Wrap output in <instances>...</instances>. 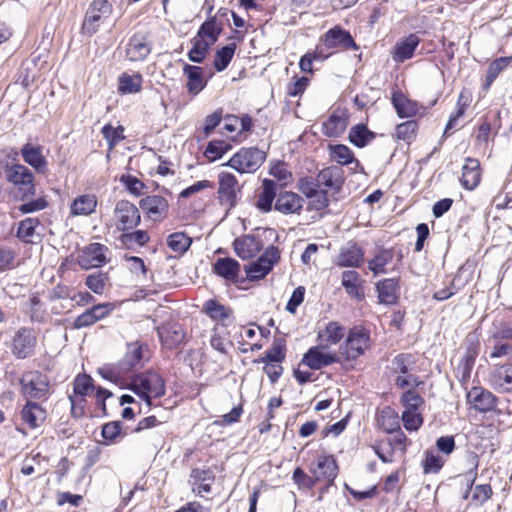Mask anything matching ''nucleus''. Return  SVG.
<instances>
[{"instance_id":"43","label":"nucleus","mask_w":512,"mask_h":512,"mask_svg":"<svg viewBox=\"0 0 512 512\" xmlns=\"http://www.w3.org/2000/svg\"><path fill=\"white\" fill-rule=\"evenodd\" d=\"M393 259V252L390 249L379 250L373 259L368 262V268L375 274L385 273V266Z\"/></svg>"},{"instance_id":"44","label":"nucleus","mask_w":512,"mask_h":512,"mask_svg":"<svg viewBox=\"0 0 512 512\" xmlns=\"http://www.w3.org/2000/svg\"><path fill=\"white\" fill-rule=\"evenodd\" d=\"M221 32V27L218 25L215 18L205 21L199 28L197 37L198 39H208L210 45L214 44Z\"/></svg>"},{"instance_id":"64","label":"nucleus","mask_w":512,"mask_h":512,"mask_svg":"<svg viewBox=\"0 0 512 512\" xmlns=\"http://www.w3.org/2000/svg\"><path fill=\"white\" fill-rule=\"evenodd\" d=\"M120 181L131 194L135 196L141 195L144 183L138 178L131 175H123Z\"/></svg>"},{"instance_id":"24","label":"nucleus","mask_w":512,"mask_h":512,"mask_svg":"<svg viewBox=\"0 0 512 512\" xmlns=\"http://www.w3.org/2000/svg\"><path fill=\"white\" fill-rule=\"evenodd\" d=\"M316 181L320 186L339 192L344 184V171L339 166H330L321 170Z\"/></svg>"},{"instance_id":"23","label":"nucleus","mask_w":512,"mask_h":512,"mask_svg":"<svg viewBox=\"0 0 512 512\" xmlns=\"http://www.w3.org/2000/svg\"><path fill=\"white\" fill-rule=\"evenodd\" d=\"M233 245L236 254L243 260L255 257L263 247L261 239L254 235L237 238Z\"/></svg>"},{"instance_id":"11","label":"nucleus","mask_w":512,"mask_h":512,"mask_svg":"<svg viewBox=\"0 0 512 512\" xmlns=\"http://www.w3.org/2000/svg\"><path fill=\"white\" fill-rule=\"evenodd\" d=\"M36 343L33 330L21 328L13 336L11 352L17 359H25L34 353Z\"/></svg>"},{"instance_id":"13","label":"nucleus","mask_w":512,"mask_h":512,"mask_svg":"<svg viewBox=\"0 0 512 512\" xmlns=\"http://www.w3.org/2000/svg\"><path fill=\"white\" fill-rule=\"evenodd\" d=\"M467 401L481 413L494 411L498 403L496 396L482 387H473L467 393Z\"/></svg>"},{"instance_id":"51","label":"nucleus","mask_w":512,"mask_h":512,"mask_svg":"<svg viewBox=\"0 0 512 512\" xmlns=\"http://www.w3.org/2000/svg\"><path fill=\"white\" fill-rule=\"evenodd\" d=\"M510 58L500 57L494 60L488 67L485 88L488 89L491 84L495 81L498 75L508 66Z\"/></svg>"},{"instance_id":"9","label":"nucleus","mask_w":512,"mask_h":512,"mask_svg":"<svg viewBox=\"0 0 512 512\" xmlns=\"http://www.w3.org/2000/svg\"><path fill=\"white\" fill-rule=\"evenodd\" d=\"M321 42L328 50H359L350 32L338 25L326 31Z\"/></svg>"},{"instance_id":"16","label":"nucleus","mask_w":512,"mask_h":512,"mask_svg":"<svg viewBox=\"0 0 512 512\" xmlns=\"http://www.w3.org/2000/svg\"><path fill=\"white\" fill-rule=\"evenodd\" d=\"M21 156L26 164L31 166L38 174L48 172V161L43 155V148L40 145L26 143L20 150Z\"/></svg>"},{"instance_id":"28","label":"nucleus","mask_w":512,"mask_h":512,"mask_svg":"<svg viewBox=\"0 0 512 512\" xmlns=\"http://www.w3.org/2000/svg\"><path fill=\"white\" fill-rule=\"evenodd\" d=\"M183 74L187 77L186 88L189 94L195 96L206 87L207 83L202 67L185 64Z\"/></svg>"},{"instance_id":"60","label":"nucleus","mask_w":512,"mask_h":512,"mask_svg":"<svg viewBox=\"0 0 512 512\" xmlns=\"http://www.w3.org/2000/svg\"><path fill=\"white\" fill-rule=\"evenodd\" d=\"M414 364L413 356L410 354H399L392 360L393 369L396 373L408 374L409 367Z\"/></svg>"},{"instance_id":"62","label":"nucleus","mask_w":512,"mask_h":512,"mask_svg":"<svg viewBox=\"0 0 512 512\" xmlns=\"http://www.w3.org/2000/svg\"><path fill=\"white\" fill-rule=\"evenodd\" d=\"M494 340H512V324L509 322H498L494 324V331L491 334Z\"/></svg>"},{"instance_id":"8","label":"nucleus","mask_w":512,"mask_h":512,"mask_svg":"<svg viewBox=\"0 0 512 512\" xmlns=\"http://www.w3.org/2000/svg\"><path fill=\"white\" fill-rule=\"evenodd\" d=\"M279 259V250L274 246L268 247L256 261L245 266L247 277L251 280L264 278L272 270L274 264L277 263Z\"/></svg>"},{"instance_id":"22","label":"nucleus","mask_w":512,"mask_h":512,"mask_svg":"<svg viewBox=\"0 0 512 512\" xmlns=\"http://www.w3.org/2000/svg\"><path fill=\"white\" fill-rule=\"evenodd\" d=\"M202 312L218 325L226 326L232 318L233 310L229 306L221 304L215 299H209L204 302Z\"/></svg>"},{"instance_id":"49","label":"nucleus","mask_w":512,"mask_h":512,"mask_svg":"<svg viewBox=\"0 0 512 512\" xmlns=\"http://www.w3.org/2000/svg\"><path fill=\"white\" fill-rule=\"evenodd\" d=\"M210 46L207 40L194 38L193 47L188 53L189 60L195 63H201L205 59Z\"/></svg>"},{"instance_id":"59","label":"nucleus","mask_w":512,"mask_h":512,"mask_svg":"<svg viewBox=\"0 0 512 512\" xmlns=\"http://www.w3.org/2000/svg\"><path fill=\"white\" fill-rule=\"evenodd\" d=\"M444 465V459L433 451L426 452L423 462L425 473H437Z\"/></svg>"},{"instance_id":"56","label":"nucleus","mask_w":512,"mask_h":512,"mask_svg":"<svg viewBox=\"0 0 512 512\" xmlns=\"http://www.w3.org/2000/svg\"><path fill=\"white\" fill-rule=\"evenodd\" d=\"M230 148V145L224 141H210L204 152L205 157L213 162L221 158Z\"/></svg>"},{"instance_id":"47","label":"nucleus","mask_w":512,"mask_h":512,"mask_svg":"<svg viewBox=\"0 0 512 512\" xmlns=\"http://www.w3.org/2000/svg\"><path fill=\"white\" fill-rule=\"evenodd\" d=\"M418 123L414 120L403 122L396 126L395 134L398 139L411 143L417 135Z\"/></svg>"},{"instance_id":"38","label":"nucleus","mask_w":512,"mask_h":512,"mask_svg":"<svg viewBox=\"0 0 512 512\" xmlns=\"http://www.w3.org/2000/svg\"><path fill=\"white\" fill-rule=\"evenodd\" d=\"M376 289L380 303L387 305L396 303L398 289V281L396 279H384L377 283Z\"/></svg>"},{"instance_id":"39","label":"nucleus","mask_w":512,"mask_h":512,"mask_svg":"<svg viewBox=\"0 0 512 512\" xmlns=\"http://www.w3.org/2000/svg\"><path fill=\"white\" fill-rule=\"evenodd\" d=\"M96 207L97 199L94 195H81L71 204V214L75 216H87L93 213Z\"/></svg>"},{"instance_id":"31","label":"nucleus","mask_w":512,"mask_h":512,"mask_svg":"<svg viewBox=\"0 0 512 512\" xmlns=\"http://www.w3.org/2000/svg\"><path fill=\"white\" fill-rule=\"evenodd\" d=\"M22 420L30 427H39L46 419V411L38 403L28 401L21 411Z\"/></svg>"},{"instance_id":"12","label":"nucleus","mask_w":512,"mask_h":512,"mask_svg":"<svg viewBox=\"0 0 512 512\" xmlns=\"http://www.w3.org/2000/svg\"><path fill=\"white\" fill-rule=\"evenodd\" d=\"M309 471L317 481H326L331 485L338 474V466L333 456L320 455L311 463Z\"/></svg>"},{"instance_id":"20","label":"nucleus","mask_w":512,"mask_h":512,"mask_svg":"<svg viewBox=\"0 0 512 512\" xmlns=\"http://www.w3.org/2000/svg\"><path fill=\"white\" fill-rule=\"evenodd\" d=\"M218 178V198L221 204L229 208L234 207L236 205V185L238 183L236 177L231 173L221 172Z\"/></svg>"},{"instance_id":"5","label":"nucleus","mask_w":512,"mask_h":512,"mask_svg":"<svg viewBox=\"0 0 512 512\" xmlns=\"http://www.w3.org/2000/svg\"><path fill=\"white\" fill-rule=\"evenodd\" d=\"M112 4L107 0H93L85 14L83 30L89 35L95 34L99 26L107 20L112 13Z\"/></svg>"},{"instance_id":"30","label":"nucleus","mask_w":512,"mask_h":512,"mask_svg":"<svg viewBox=\"0 0 512 512\" xmlns=\"http://www.w3.org/2000/svg\"><path fill=\"white\" fill-rule=\"evenodd\" d=\"M214 474L210 470L195 468L191 471L190 479L193 486L192 490L198 495L209 493L211 485L214 482Z\"/></svg>"},{"instance_id":"50","label":"nucleus","mask_w":512,"mask_h":512,"mask_svg":"<svg viewBox=\"0 0 512 512\" xmlns=\"http://www.w3.org/2000/svg\"><path fill=\"white\" fill-rule=\"evenodd\" d=\"M150 237L148 233L144 230H136L134 232L123 233L120 237L121 243L127 247L132 248L135 244L139 246H144Z\"/></svg>"},{"instance_id":"41","label":"nucleus","mask_w":512,"mask_h":512,"mask_svg":"<svg viewBox=\"0 0 512 512\" xmlns=\"http://www.w3.org/2000/svg\"><path fill=\"white\" fill-rule=\"evenodd\" d=\"M378 425L387 433L400 428L398 414L391 408H384L378 416Z\"/></svg>"},{"instance_id":"40","label":"nucleus","mask_w":512,"mask_h":512,"mask_svg":"<svg viewBox=\"0 0 512 512\" xmlns=\"http://www.w3.org/2000/svg\"><path fill=\"white\" fill-rule=\"evenodd\" d=\"M143 77L140 73L129 75L123 73L119 77L118 89L123 94L138 93L142 88Z\"/></svg>"},{"instance_id":"18","label":"nucleus","mask_w":512,"mask_h":512,"mask_svg":"<svg viewBox=\"0 0 512 512\" xmlns=\"http://www.w3.org/2000/svg\"><path fill=\"white\" fill-rule=\"evenodd\" d=\"M323 345L311 347L303 356L301 364L313 370H319L330 364L336 363L338 358L335 354L322 351Z\"/></svg>"},{"instance_id":"33","label":"nucleus","mask_w":512,"mask_h":512,"mask_svg":"<svg viewBox=\"0 0 512 512\" xmlns=\"http://www.w3.org/2000/svg\"><path fill=\"white\" fill-rule=\"evenodd\" d=\"M346 127V114L343 111H335L323 122L322 130L328 137H338L345 131Z\"/></svg>"},{"instance_id":"27","label":"nucleus","mask_w":512,"mask_h":512,"mask_svg":"<svg viewBox=\"0 0 512 512\" xmlns=\"http://www.w3.org/2000/svg\"><path fill=\"white\" fill-rule=\"evenodd\" d=\"M40 221L35 217H28L18 223L16 237L25 244H36L41 241L40 233L37 228Z\"/></svg>"},{"instance_id":"61","label":"nucleus","mask_w":512,"mask_h":512,"mask_svg":"<svg viewBox=\"0 0 512 512\" xmlns=\"http://www.w3.org/2000/svg\"><path fill=\"white\" fill-rule=\"evenodd\" d=\"M307 199L309 201V208L316 211L323 210L329 204L327 191L321 189H318Z\"/></svg>"},{"instance_id":"36","label":"nucleus","mask_w":512,"mask_h":512,"mask_svg":"<svg viewBox=\"0 0 512 512\" xmlns=\"http://www.w3.org/2000/svg\"><path fill=\"white\" fill-rule=\"evenodd\" d=\"M392 103L400 118H410L419 111L417 102L408 99L404 94L396 92L392 95Z\"/></svg>"},{"instance_id":"6","label":"nucleus","mask_w":512,"mask_h":512,"mask_svg":"<svg viewBox=\"0 0 512 512\" xmlns=\"http://www.w3.org/2000/svg\"><path fill=\"white\" fill-rule=\"evenodd\" d=\"M370 347L369 332L360 327H354L348 333L345 344L340 347V352L346 359H356L363 355Z\"/></svg>"},{"instance_id":"26","label":"nucleus","mask_w":512,"mask_h":512,"mask_svg":"<svg viewBox=\"0 0 512 512\" xmlns=\"http://www.w3.org/2000/svg\"><path fill=\"white\" fill-rule=\"evenodd\" d=\"M364 260V252L356 243H347L340 249L336 264L340 267H359Z\"/></svg>"},{"instance_id":"1","label":"nucleus","mask_w":512,"mask_h":512,"mask_svg":"<svg viewBox=\"0 0 512 512\" xmlns=\"http://www.w3.org/2000/svg\"><path fill=\"white\" fill-rule=\"evenodd\" d=\"M144 349L139 342L127 344L126 353L116 364L104 365L98 373L105 379L117 383L128 373L143 366Z\"/></svg>"},{"instance_id":"55","label":"nucleus","mask_w":512,"mask_h":512,"mask_svg":"<svg viewBox=\"0 0 512 512\" xmlns=\"http://www.w3.org/2000/svg\"><path fill=\"white\" fill-rule=\"evenodd\" d=\"M285 359V346L281 341H274L271 348L265 352L261 359L266 364L280 363Z\"/></svg>"},{"instance_id":"63","label":"nucleus","mask_w":512,"mask_h":512,"mask_svg":"<svg viewBox=\"0 0 512 512\" xmlns=\"http://www.w3.org/2000/svg\"><path fill=\"white\" fill-rule=\"evenodd\" d=\"M106 276L102 273L91 274L86 278L87 287L96 294H102L105 288Z\"/></svg>"},{"instance_id":"45","label":"nucleus","mask_w":512,"mask_h":512,"mask_svg":"<svg viewBox=\"0 0 512 512\" xmlns=\"http://www.w3.org/2000/svg\"><path fill=\"white\" fill-rule=\"evenodd\" d=\"M236 50V44H228L216 52L214 67L218 72L225 70L231 62Z\"/></svg>"},{"instance_id":"54","label":"nucleus","mask_w":512,"mask_h":512,"mask_svg":"<svg viewBox=\"0 0 512 512\" xmlns=\"http://www.w3.org/2000/svg\"><path fill=\"white\" fill-rule=\"evenodd\" d=\"M269 173L276 178L282 186H287L293 181V175L291 171H289L287 164L284 162H277L273 164Z\"/></svg>"},{"instance_id":"17","label":"nucleus","mask_w":512,"mask_h":512,"mask_svg":"<svg viewBox=\"0 0 512 512\" xmlns=\"http://www.w3.org/2000/svg\"><path fill=\"white\" fill-rule=\"evenodd\" d=\"M152 45L148 37L144 34L133 35L126 46V57L132 61H143L151 53Z\"/></svg>"},{"instance_id":"48","label":"nucleus","mask_w":512,"mask_h":512,"mask_svg":"<svg viewBox=\"0 0 512 512\" xmlns=\"http://www.w3.org/2000/svg\"><path fill=\"white\" fill-rule=\"evenodd\" d=\"M124 128L122 126L113 127L110 124H106L103 126L101 133L104 139L108 143L109 150H113L114 147L124 139Z\"/></svg>"},{"instance_id":"3","label":"nucleus","mask_w":512,"mask_h":512,"mask_svg":"<svg viewBox=\"0 0 512 512\" xmlns=\"http://www.w3.org/2000/svg\"><path fill=\"white\" fill-rule=\"evenodd\" d=\"M6 180L18 187L21 200L35 195L33 172L23 164H12L5 167Z\"/></svg>"},{"instance_id":"53","label":"nucleus","mask_w":512,"mask_h":512,"mask_svg":"<svg viewBox=\"0 0 512 512\" xmlns=\"http://www.w3.org/2000/svg\"><path fill=\"white\" fill-rule=\"evenodd\" d=\"M92 381V378L86 374L77 375L73 383V393L71 395H77L84 399L93 390Z\"/></svg>"},{"instance_id":"37","label":"nucleus","mask_w":512,"mask_h":512,"mask_svg":"<svg viewBox=\"0 0 512 512\" xmlns=\"http://www.w3.org/2000/svg\"><path fill=\"white\" fill-rule=\"evenodd\" d=\"M345 335V328L338 322H329L324 329L318 332V339L324 346L334 345L340 342Z\"/></svg>"},{"instance_id":"35","label":"nucleus","mask_w":512,"mask_h":512,"mask_svg":"<svg viewBox=\"0 0 512 512\" xmlns=\"http://www.w3.org/2000/svg\"><path fill=\"white\" fill-rule=\"evenodd\" d=\"M276 182L271 179L262 181V191L260 192L256 206L262 212H270L273 207V201L276 197Z\"/></svg>"},{"instance_id":"29","label":"nucleus","mask_w":512,"mask_h":512,"mask_svg":"<svg viewBox=\"0 0 512 512\" xmlns=\"http://www.w3.org/2000/svg\"><path fill=\"white\" fill-rule=\"evenodd\" d=\"M341 283L346 293L357 300L364 298V289L360 274L355 270H346L342 273Z\"/></svg>"},{"instance_id":"2","label":"nucleus","mask_w":512,"mask_h":512,"mask_svg":"<svg viewBox=\"0 0 512 512\" xmlns=\"http://www.w3.org/2000/svg\"><path fill=\"white\" fill-rule=\"evenodd\" d=\"M128 389L145 401L147 407L151 406L152 398H160L165 394L164 380L158 373L152 371L135 375Z\"/></svg>"},{"instance_id":"32","label":"nucleus","mask_w":512,"mask_h":512,"mask_svg":"<svg viewBox=\"0 0 512 512\" xmlns=\"http://www.w3.org/2000/svg\"><path fill=\"white\" fill-rule=\"evenodd\" d=\"M480 182V164L473 158H467L462 168L461 183L467 190H473Z\"/></svg>"},{"instance_id":"34","label":"nucleus","mask_w":512,"mask_h":512,"mask_svg":"<svg viewBox=\"0 0 512 512\" xmlns=\"http://www.w3.org/2000/svg\"><path fill=\"white\" fill-rule=\"evenodd\" d=\"M213 271L227 281H235L240 271V264L233 258H219L213 265Z\"/></svg>"},{"instance_id":"46","label":"nucleus","mask_w":512,"mask_h":512,"mask_svg":"<svg viewBox=\"0 0 512 512\" xmlns=\"http://www.w3.org/2000/svg\"><path fill=\"white\" fill-rule=\"evenodd\" d=\"M329 150L331 159L340 165H348L354 161V154L346 145H330Z\"/></svg>"},{"instance_id":"10","label":"nucleus","mask_w":512,"mask_h":512,"mask_svg":"<svg viewBox=\"0 0 512 512\" xmlns=\"http://www.w3.org/2000/svg\"><path fill=\"white\" fill-rule=\"evenodd\" d=\"M118 229L131 230L139 225L141 216L138 208L127 200L119 201L114 210Z\"/></svg>"},{"instance_id":"58","label":"nucleus","mask_w":512,"mask_h":512,"mask_svg":"<svg viewBox=\"0 0 512 512\" xmlns=\"http://www.w3.org/2000/svg\"><path fill=\"white\" fill-rule=\"evenodd\" d=\"M400 402L404 406V410H419V408L424 404L423 398L411 389L402 394Z\"/></svg>"},{"instance_id":"21","label":"nucleus","mask_w":512,"mask_h":512,"mask_svg":"<svg viewBox=\"0 0 512 512\" xmlns=\"http://www.w3.org/2000/svg\"><path fill=\"white\" fill-rule=\"evenodd\" d=\"M303 204L304 201L300 195L291 191H284L277 196L274 208L285 215L299 214Z\"/></svg>"},{"instance_id":"19","label":"nucleus","mask_w":512,"mask_h":512,"mask_svg":"<svg viewBox=\"0 0 512 512\" xmlns=\"http://www.w3.org/2000/svg\"><path fill=\"white\" fill-rule=\"evenodd\" d=\"M420 42V37L415 33L409 34L408 36L398 40L391 53L393 61L396 63H402L411 59Z\"/></svg>"},{"instance_id":"57","label":"nucleus","mask_w":512,"mask_h":512,"mask_svg":"<svg viewBox=\"0 0 512 512\" xmlns=\"http://www.w3.org/2000/svg\"><path fill=\"white\" fill-rule=\"evenodd\" d=\"M401 418L404 428L408 431H417L423 423L422 416L418 410H404Z\"/></svg>"},{"instance_id":"15","label":"nucleus","mask_w":512,"mask_h":512,"mask_svg":"<svg viewBox=\"0 0 512 512\" xmlns=\"http://www.w3.org/2000/svg\"><path fill=\"white\" fill-rule=\"evenodd\" d=\"M140 208L153 221H161L168 215L169 203L159 195H149L140 200Z\"/></svg>"},{"instance_id":"4","label":"nucleus","mask_w":512,"mask_h":512,"mask_svg":"<svg viewBox=\"0 0 512 512\" xmlns=\"http://www.w3.org/2000/svg\"><path fill=\"white\" fill-rule=\"evenodd\" d=\"M265 161V154L257 148H242L223 164L243 173H254Z\"/></svg>"},{"instance_id":"7","label":"nucleus","mask_w":512,"mask_h":512,"mask_svg":"<svg viewBox=\"0 0 512 512\" xmlns=\"http://www.w3.org/2000/svg\"><path fill=\"white\" fill-rule=\"evenodd\" d=\"M21 392L26 398L40 399L49 391V382L45 375L38 371L27 372L20 379Z\"/></svg>"},{"instance_id":"25","label":"nucleus","mask_w":512,"mask_h":512,"mask_svg":"<svg viewBox=\"0 0 512 512\" xmlns=\"http://www.w3.org/2000/svg\"><path fill=\"white\" fill-rule=\"evenodd\" d=\"M489 381L490 385L498 392L512 391V364L495 366Z\"/></svg>"},{"instance_id":"52","label":"nucleus","mask_w":512,"mask_h":512,"mask_svg":"<svg viewBox=\"0 0 512 512\" xmlns=\"http://www.w3.org/2000/svg\"><path fill=\"white\" fill-rule=\"evenodd\" d=\"M192 240L183 232H175L168 237V246L174 252L184 253L190 247Z\"/></svg>"},{"instance_id":"42","label":"nucleus","mask_w":512,"mask_h":512,"mask_svg":"<svg viewBox=\"0 0 512 512\" xmlns=\"http://www.w3.org/2000/svg\"><path fill=\"white\" fill-rule=\"evenodd\" d=\"M373 138L374 133L369 131L364 124L352 127L349 132V141L359 148L366 146Z\"/></svg>"},{"instance_id":"14","label":"nucleus","mask_w":512,"mask_h":512,"mask_svg":"<svg viewBox=\"0 0 512 512\" xmlns=\"http://www.w3.org/2000/svg\"><path fill=\"white\" fill-rule=\"evenodd\" d=\"M106 249L107 248L100 243L89 244L78 256L79 265L85 270L101 267L107 261L105 255Z\"/></svg>"}]
</instances>
